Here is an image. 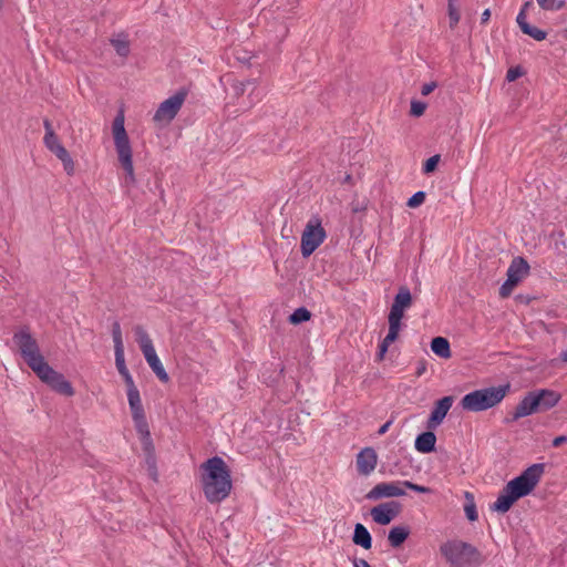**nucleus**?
Instances as JSON below:
<instances>
[{
    "mask_svg": "<svg viewBox=\"0 0 567 567\" xmlns=\"http://www.w3.org/2000/svg\"><path fill=\"white\" fill-rule=\"evenodd\" d=\"M352 542L354 545L362 547L363 549H371L372 536L368 528L361 523L354 525Z\"/></svg>",
    "mask_w": 567,
    "mask_h": 567,
    "instance_id": "nucleus-19",
    "label": "nucleus"
},
{
    "mask_svg": "<svg viewBox=\"0 0 567 567\" xmlns=\"http://www.w3.org/2000/svg\"><path fill=\"white\" fill-rule=\"evenodd\" d=\"M115 365L118 373L123 377L126 388L130 389L136 386L128 369L126 368L124 352L115 354Z\"/></svg>",
    "mask_w": 567,
    "mask_h": 567,
    "instance_id": "nucleus-24",
    "label": "nucleus"
},
{
    "mask_svg": "<svg viewBox=\"0 0 567 567\" xmlns=\"http://www.w3.org/2000/svg\"><path fill=\"white\" fill-rule=\"evenodd\" d=\"M532 7H533V2H532V1H526V2L523 4V7H522V9H520V10H524V13H526V12H527V10H528L529 8H532Z\"/></svg>",
    "mask_w": 567,
    "mask_h": 567,
    "instance_id": "nucleus-50",
    "label": "nucleus"
},
{
    "mask_svg": "<svg viewBox=\"0 0 567 567\" xmlns=\"http://www.w3.org/2000/svg\"><path fill=\"white\" fill-rule=\"evenodd\" d=\"M244 82L246 83V87L247 86H254V87L256 86V80H254V79H248Z\"/></svg>",
    "mask_w": 567,
    "mask_h": 567,
    "instance_id": "nucleus-51",
    "label": "nucleus"
},
{
    "mask_svg": "<svg viewBox=\"0 0 567 567\" xmlns=\"http://www.w3.org/2000/svg\"><path fill=\"white\" fill-rule=\"evenodd\" d=\"M440 554L451 567H472L482 561L480 550L461 539H449L442 543Z\"/></svg>",
    "mask_w": 567,
    "mask_h": 567,
    "instance_id": "nucleus-5",
    "label": "nucleus"
},
{
    "mask_svg": "<svg viewBox=\"0 0 567 567\" xmlns=\"http://www.w3.org/2000/svg\"><path fill=\"white\" fill-rule=\"evenodd\" d=\"M455 0H449V19L450 27L453 29L458 23L461 16L458 9L454 4Z\"/></svg>",
    "mask_w": 567,
    "mask_h": 567,
    "instance_id": "nucleus-30",
    "label": "nucleus"
},
{
    "mask_svg": "<svg viewBox=\"0 0 567 567\" xmlns=\"http://www.w3.org/2000/svg\"><path fill=\"white\" fill-rule=\"evenodd\" d=\"M410 529L408 526H394L388 534V540L391 547H400L409 537Z\"/></svg>",
    "mask_w": 567,
    "mask_h": 567,
    "instance_id": "nucleus-20",
    "label": "nucleus"
},
{
    "mask_svg": "<svg viewBox=\"0 0 567 567\" xmlns=\"http://www.w3.org/2000/svg\"><path fill=\"white\" fill-rule=\"evenodd\" d=\"M327 234L321 225V219L313 216L306 225L301 235V254L309 257L324 240Z\"/></svg>",
    "mask_w": 567,
    "mask_h": 567,
    "instance_id": "nucleus-9",
    "label": "nucleus"
},
{
    "mask_svg": "<svg viewBox=\"0 0 567 567\" xmlns=\"http://www.w3.org/2000/svg\"><path fill=\"white\" fill-rule=\"evenodd\" d=\"M538 6L544 10H559L564 7V1L556 0H536Z\"/></svg>",
    "mask_w": 567,
    "mask_h": 567,
    "instance_id": "nucleus-33",
    "label": "nucleus"
},
{
    "mask_svg": "<svg viewBox=\"0 0 567 567\" xmlns=\"http://www.w3.org/2000/svg\"><path fill=\"white\" fill-rule=\"evenodd\" d=\"M112 337L114 342V352L123 353L124 352V346H123V339H122V330L118 321H114L112 324Z\"/></svg>",
    "mask_w": 567,
    "mask_h": 567,
    "instance_id": "nucleus-27",
    "label": "nucleus"
},
{
    "mask_svg": "<svg viewBox=\"0 0 567 567\" xmlns=\"http://www.w3.org/2000/svg\"><path fill=\"white\" fill-rule=\"evenodd\" d=\"M413 299L410 289L406 286H401L393 299L388 321L389 326L401 329V320L404 317V311L412 306Z\"/></svg>",
    "mask_w": 567,
    "mask_h": 567,
    "instance_id": "nucleus-12",
    "label": "nucleus"
},
{
    "mask_svg": "<svg viewBox=\"0 0 567 567\" xmlns=\"http://www.w3.org/2000/svg\"><path fill=\"white\" fill-rule=\"evenodd\" d=\"M113 135L118 161L126 173V177L134 181L132 147L124 127V115L120 112L113 121Z\"/></svg>",
    "mask_w": 567,
    "mask_h": 567,
    "instance_id": "nucleus-7",
    "label": "nucleus"
},
{
    "mask_svg": "<svg viewBox=\"0 0 567 567\" xmlns=\"http://www.w3.org/2000/svg\"><path fill=\"white\" fill-rule=\"evenodd\" d=\"M522 32L524 34L529 35L530 38H533L536 41H543L547 37V32L546 31L540 30V29H538V28H536V27H534V25H532L529 23L523 25Z\"/></svg>",
    "mask_w": 567,
    "mask_h": 567,
    "instance_id": "nucleus-29",
    "label": "nucleus"
},
{
    "mask_svg": "<svg viewBox=\"0 0 567 567\" xmlns=\"http://www.w3.org/2000/svg\"><path fill=\"white\" fill-rule=\"evenodd\" d=\"M440 161H441L440 154H435V155L429 157L423 164V173L424 174L433 173L436 169Z\"/></svg>",
    "mask_w": 567,
    "mask_h": 567,
    "instance_id": "nucleus-31",
    "label": "nucleus"
},
{
    "mask_svg": "<svg viewBox=\"0 0 567 567\" xmlns=\"http://www.w3.org/2000/svg\"><path fill=\"white\" fill-rule=\"evenodd\" d=\"M431 350L442 359L452 357L450 341L444 337H435L431 341Z\"/></svg>",
    "mask_w": 567,
    "mask_h": 567,
    "instance_id": "nucleus-21",
    "label": "nucleus"
},
{
    "mask_svg": "<svg viewBox=\"0 0 567 567\" xmlns=\"http://www.w3.org/2000/svg\"><path fill=\"white\" fill-rule=\"evenodd\" d=\"M465 499H466V503L464 505V511H465V515H466L467 519L470 522L477 520L478 514H477L476 505L474 502V495L470 492H465Z\"/></svg>",
    "mask_w": 567,
    "mask_h": 567,
    "instance_id": "nucleus-26",
    "label": "nucleus"
},
{
    "mask_svg": "<svg viewBox=\"0 0 567 567\" xmlns=\"http://www.w3.org/2000/svg\"><path fill=\"white\" fill-rule=\"evenodd\" d=\"M127 400L135 429H141L142 431L145 425H148V423L145 416L140 391L136 386L127 389Z\"/></svg>",
    "mask_w": 567,
    "mask_h": 567,
    "instance_id": "nucleus-14",
    "label": "nucleus"
},
{
    "mask_svg": "<svg viewBox=\"0 0 567 567\" xmlns=\"http://www.w3.org/2000/svg\"><path fill=\"white\" fill-rule=\"evenodd\" d=\"M354 567H371L369 563L365 559H354L353 561Z\"/></svg>",
    "mask_w": 567,
    "mask_h": 567,
    "instance_id": "nucleus-48",
    "label": "nucleus"
},
{
    "mask_svg": "<svg viewBox=\"0 0 567 567\" xmlns=\"http://www.w3.org/2000/svg\"><path fill=\"white\" fill-rule=\"evenodd\" d=\"M425 109H426V104L424 102L412 101L410 113L412 116L419 117L424 114Z\"/></svg>",
    "mask_w": 567,
    "mask_h": 567,
    "instance_id": "nucleus-36",
    "label": "nucleus"
},
{
    "mask_svg": "<svg viewBox=\"0 0 567 567\" xmlns=\"http://www.w3.org/2000/svg\"><path fill=\"white\" fill-rule=\"evenodd\" d=\"M453 401L454 399L451 395L443 396L442 399L436 401L426 422L427 430H434L443 422L447 412L452 408Z\"/></svg>",
    "mask_w": 567,
    "mask_h": 567,
    "instance_id": "nucleus-15",
    "label": "nucleus"
},
{
    "mask_svg": "<svg viewBox=\"0 0 567 567\" xmlns=\"http://www.w3.org/2000/svg\"><path fill=\"white\" fill-rule=\"evenodd\" d=\"M134 333L136 342L138 343L150 368L162 382H168L169 377L157 357L152 339L146 330L142 326H136L134 328Z\"/></svg>",
    "mask_w": 567,
    "mask_h": 567,
    "instance_id": "nucleus-8",
    "label": "nucleus"
},
{
    "mask_svg": "<svg viewBox=\"0 0 567 567\" xmlns=\"http://www.w3.org/2000/svg\"><path fill=\"white\" fill-rule=\"evenodd\" d=\"M560 358L564 362H567V350L561 352Z\"/></svg>",
    "mask_w": 567,
    "mask_h": 567,
    "instance_id": "nucleus-52",
    "label": "nucleus"
},
{
    "mask_svg": "<svg viewBox=\"0 0 567 567\" xmlns=\"http://www.w3.org/2000/svg\"><path fill=\"white\" fill-rule=\"evenodd\" d=\"M145 463H146V466H147L148 476L154 482H157V480H158V472H157V466H156V457H152V456L151 457H146Z\"/></svg>",
    "mask_w": 567,
    "mask_h": 567,
    "instance_id": "nucleus-34",
    "label": "nucleus"
},
{
    "mask_svg": "<svg viewBox=\"0 0 567 567\" xmlns=\"http://www.w3.org/2000/svg\"><path fill=\"white\" fill-rule=\"evenodd\" d=\"M561 395L549 389L529 391L505 417V423H514L534 413L546 412L558 404Z\"/></svg>",
    "mask_w": 567,
    "mask_h": 567,
    "instance_id": "nucleus-4",
    "label": "nucleus"
},
{
    "mask_svg": "<svg viewBox=\"0 0 567 567\" xmlns=\"http://www.w3.org/2000/svg\"><path fill=\"white\" fill-rule=\"evenodd\" d=\"M436 435L431 431L420 433L414 442L415 450L420 453H432L435 451Z\"/></svg>",
    "mask_w": 567,
    "mask_h": 567,
    "instance_id": "nucleus-18",
    "label": "nucleus"
},
{
    "mask_svg": "<svg viewBox=\"0 0 567 567\" xmlns=\"http://www.w3.org/2000/svg\"><path fill=\"white\" fill-rule=\"evenodd\" d=\"M545 467L544 463H535L523 471L520 475L511 480L502 488L497 499L491 505V509L499 514L507 513L519 498L534 491L545 473Z\"/></svg>",
    "mask_w": 567,
    "mask_h": 567,
    "instance_id": "nucleus-2",
    "label": "nucleus"
},
{
    "mask_svg": "<svg viewBox=\"0 0 567 567\" xmlns=\"http://www.w3.org/2000/svg\"><path fill=\"white\" fill-rule=\"evenodd\" d=\"M529 270L530 267L524 257H514L507 269V279L499 288V296L509 297L514 288L529 275Z\"/></svg>",
    "mask_w": 567,
    "mask_h": 567,
    "instance_id": "nucleus-10",
    "label": "nucleus"
},
{
    "mask_svg": "<svg viewBox=\"0 0 567 567\" xmlns=\"http://www.w3.org/2000/svg\"><path fill=\"white\" fill-rule=\"evenodd\" d=\"M509 383L489 386L480 390L472 391L465 394L461 400V406L465 411L470 412H482L491 408H494L503 401L506 394L509 392Z\"/></svg>",
    "mask_w": 567,
    "mask_h": 567,
    "instance_id": "nucleus-6",
    "label": "nucleus"
},
{
    "mask_svg": "<svg viewBox=\"0 0 567 567\" xmlns=\"http://www.w3.org/2000/svg\"><path fill=\"white\" fill-rule=\"evenodd\" d=\"M52 153L59 158H63V157H66V155H69L70 153L68 152V150L61 144L60 146H56Z\"/></svg>",
    "mask_w": 567,
    "mask_h": 567,
    "instance_id": "nucleus-41",
    "label": "nucleus"
},
{
    "mask_svg": "<svg viewBox=\"0 0 567 567\" xmlns=\"http://www.w3.org/2000/svg\"><path fill=\"white\" fill-rule=\"evenodd\" d=\"M401 509L399 502H385L374 506L371 509V516L377 524L388 525L401 513Z\"/></svg>",
    "mask_w": 567,
    "mask_h": 567,
    "instance_id": "nucleus-13",
    "label": "nucleus"
},
{
    "mask_svg": "<svg viewBox=\"0 0 567 567\" xmlns=\"http://www.w3.org/2000/svg\"><path fill=\"white\" fill-rule=\"evenodd\" d=\"M63 164V168L65 171V173L69 175V176H72L74 174V162L71 157V155H66V157H63L60 159Z\"/></svg>",
    "mask_w": 567,
    "mask_h": 567,
    "instance_id": "nucleus-39",
    "label": "nucleus"
},
{
    "mask_svg": "<svg viewBox=\"0 0 567 567\" xmlns=\"http://www.w3.org/2000/svg\"><path fill=\"white\" fill-rule=\"evenodd\" d=\"M189 90L187 87H181L174 95L163 101L154 116L153 120L155 122H166L169 123L175 118L177 113L179 112L182 105L184 104Z\"/></svg>",
    "mask_w": 567,
    "mask_h": 567,
    "instance_id": "nucleus-11",
    "label": "nucleus"
},
{
    "mask_svg": "<svg viewBox=\"0 0 567 567\" xmlns=\"http://www.w3.org/2000/svg\"><path fill=\"white\" fill-rule=\"evenodd\" d=\"M378 464V455L374 449L364 447L357 455V471L360 475H370Z\"/></svg>",
    "mask_w": 567,
    "mask_h": 567,
    "instance_id": "nucleus-16",
    "label": "nucleus"
},
{
    "mask_svg": "<svg viewBox=\"0 0 567 567\" xmlns=\"http://www.w3.org/2000/svg\"><path fill=\"white\" fill-rule=\"evenodd\" d=\"M426 370V363L425 361L421 360L417 362V368H416V377H421Z\"/></svg>",
    "mask_w": 567,
    "mask_h": 567,
    "instance_id": "nucleus-45",
    "label": "nucleus"
},
{
    "mask_svg": "<svg viewBox=\"0 0 567 567\" xmlns=\"http://www.w3.org/2000/svg\"><path fill=\"white\" fill-rule=\"evenodd\" d=\"M231 89L236 97L241 96L246 92V83L244 81H234Z\"/></svg>",
    "mask_w": 567,
    "mask_h": 567,
    "instance_id": "nucleus-40",
    "label": "nucleus"
},
{
    "mask_svg": "<svg viewBox=\"0 0 567 567\" xmlns=\"http://www.w3.org/2000/svg\"><path fill=\"white\" fill-rule=\"evenodd\" d=\"M425 197H426V194L425 192L423 190H419L416 193H414L409 199H408V203H406V206L410 207V208H415V207H419L420 205H422L425 200Z\"/></svg>",
    "mask_w": 567,
    "mask_h": 567,
    "instance_id": "nucleus-32",
    "label": "nucleus"
},
{
    "mask_svg": "<svg viewBox=\"0 0 567 567\" xmlns=\"http://www.w3.org/2000/svg\"><path fill=\"white\" fill-rule=\"evenodd\" d=\"M402 484H403L406 488H409V489H411V491H414V492H416V493H421V494H429V493H431V488H430V487L422 486V485H417V484L412 483V482H410V481H404V482H402Z\"/></svg>",
    "mask_w": 567,
    "mask_h": 567,
    "instance_id": "nucleus-37",
    "label": "nucleus"
},
{
    "mask_svg": "<svg viewBox=\"0 0 567 567\" xmlns=\"http://www.w3.org/2000/svg\"><path fill=\"white\" fill-rule=\"evenodd\" d=\"M14 344L27 365L37 377L53 391L65 396H72L74 389L64 375L48 364L42 355L38 341L32 337L29 327H22L13 334Z\"/></svg>",
    "mask_w": 567,
    "mask_h": 567,
    "instance_id": "nucleus-1",
    "label": "nucleus"
},
{
    "mask_svg": "<svg viewBox=\"0 0 567 567\" xmlns=\"http://www.w3.org/2000/svg\"><path fill=\"white\" fill-rule=\"evenodd\" d=\"M392 424V421H388L385 422L383 425L380 426V429L378 430V434L379 435H383L388 432L390 425Z\"/></svg>",
    "mask_w": 567,
    "mask_h": 567,
    "instance_id": "nucleus-47",
    "label": "nucleus"
},
{
    "mask_svg": "<svg viewBox=\"0 0 567 567\" xmlns=\"http://www.w3.org/2000/svg\"><path fill=\"white\" fill-rule=\"evenodd\" d=\"M137 434L140 435V439L143 444V451L145 453L146 457H156L155 456V447L152 441L151 432L148 425H145L144 429L141 431V429H136Z\"/></svg>",
    "mask_w": 567,
    "mask_h": 567,
    "instance_id": "nucleus-23",
    "label": "nucleus"
},
{
    "mask_svg": "<svg viewBox=\"0 0 567 567\" xmlns=\"http://www.w3.org/2000/svg\"><path fill=\"white\" fill-rule=\"evenodd\" d=\"M3 7V0H0V10L2 9Z\"/></svg>",
    "mask_w": 567,
    "mask_h": 567,
    "instance_id": "nucleus-53",
    "label": "nucleus"
},
{
    "mask_svg": "<svg viewBox=\"0 0 567 567\" xmlns=\"http://www.w3.org/2000/svg\"><path fill=\"white\" fill-rule=\"evenodd\" d=\"M110 42L120 56L126 58L130 54V41L126 34L121 33Z\"/></svg>",
    "mask_w": 567,
    "mask_h": 567,
    "instance_id": "nucleus-25",
    "label": "nucleus"
},
{
    "mask_svg": "<svg viewBox=\"0 0 567 567\" xmlns=\"http://www.w3.org/2000/svg\"><path fill=\"white\" fill-rule=\"evenodd\" d=\"M436 86H437L436 82L425 83L421 89V94L429 95L430 93H432L435 90Z\"/></svg>",
    "mask_w": 567,
    "mask_h": 567,
    "instance_id": "nucleus-42",
    "label": "nucleus"
},
{
    "mask_svg": "<svg viewBox=\"0 0 567 567\" xmlns=\"http://www.w3.org/2000/svg\"><path fill=\"white\" fill-rule=\"evenodd\" d=\"M524 74V70L520 66H514L508 69L506 73V80L513 82Z\"/></svg>",
    "mask_w": 567,
    "mask_h": 567,
    "instance_id": "nucleus-38",
    "label": "nucleus"
},
{
    "mask_svg": "<svg viewBox=\"0 0 567 567\" xmlns=\"http://www.w3.org/2000/svg\"><path fill=\"white\" fill-rule=\"evenodd\" d=\"M400 329L389 326V331L385 338L380 342L377 359L382 361L388 352L391 343H393L399 337Z\"/></svg>",
    "mask_w": 567,
    "mask_h": 567,
    "instance_id": "nucleus-22",
    "label": "nucleus"
},
{
    "mask_svg": "<svg viewBox=\"0 0 567 567\" xmlns=\"http://www.w3.org/2000/svg\"><path fill=\"white\" fill-rule=\"evenodd\" d=\"M567 443V436L566 435H559V436H556L553 442H551V445L554 447H559L560 445Z\"/></svg>",
    "mask_w": 567,
    "mask_h": 567,
    "instance_id": "nucleus-43",
    "label": "nucleus"
},
{
    "mask_svg": "<svg viewBox=\"0 0 567 567\" xmlns=\"http://www.w3.org/2000/svg\"><path fill=\"white\" fill-rule=\"evenodd\" d=\"M204 473L202 484L204 495L210 504L226 499L233 488L230 470L219 456H213L202 464Z\"/></svg>",
    "mask_w": 567,
    "mask_h": 567,
    "instance_id": "nucleus-3",
    "label": "nucleus"
},
{
    "mask_svg": "<svg viewBox=\"0 0 567 567\" xmlns=\"http://www.w3.org/2000/svg\"><path fill=\"white\" fill-rule=\"evenodd\" d=\"M405 491L396 483H379L367 495L368 499L404 496Z\"/></svg>",
    "mask_w": 567,
    "mask_h": 567,
    "instance_id": "nucleus-17",
    "label": "nucleus"
},
{
    "mask_svg": "<svg viewBox=\"0 0 567 567\" xmlns=\"http://www.w3.org/2000/svg\"><path fill=\"white\" fill-rule=\"evenodd\" d=\"M43 126H44V130H45L44 136H48L49 133H54L52 124H51L49 118H44Z\"/></svg>",
    "mask_w": 567,
    "mask_h": 567,
    "instance_id": "nucleus-46",
    "label": "nucleus"
},
{
    "mask_svg": "<svg viewBox=\"0 0 567 567\" xmlns=\"http://www.w3.org/2000/svg\"><path fill=\"white\" fill-rule=\"evenodd\" d=\"M489 17H491V10L489 9L484 10V12L482 13V17H481L482 23H486L489 20Z\"/></svg>",
    "mask_w": 567,
    "mask_h": 567,
    "instance_id": "nucleus-49",
    "label": "nucleus"
},
{
    "mask_svg": "<svg viewBox=\"0 0 567 567\" xmlns=\"http://www.w3.org/2000/svg\"><path fill=\"white\" fill-rule=\"evenodd\" d=\"M310 318L311 312L307 308L300 307L289 316V322L292 324H300L302 322L310 320Z\"/></svg>",
    "mask_w": 567,
    "mask_h": 567,
    "instance_id": "nucleus-28",
    "label": "nucleus"
},
{
    "mask_svg": "<svg viewBox=\"0 0 567 567\" xmlns=\"http://www.w3.org/2000/svg\"><path fill=\"white\" fill-rule=\"evenodd\" d=\"M43 143L50 152H52L56 146L61 145L59 137L55 133H49L48 136H44Z\"/></svg>",
    "mask_w": 567,
    "mask_h": 567,
    "instance_id": "nucleus-35",
    "label": "nucleus"
},
{
    "mask_svg": "<svg viewBox=\"0 0 567 567\" xmlns=\"http://www.w3.org/2000/svg\"><path fill=\"white\" fill-rule=\"evenodd\" d=\"M517 24L519 25L520 30L523 29L524 24H527L526 21V13H524V10H520L517 18H516Z\"/></svg>",
    "mask_w": 567,
    "mask_h": 567,
    "instance_id": "nucleus-44",
    "label": "nucleus"
}]
</instances>
